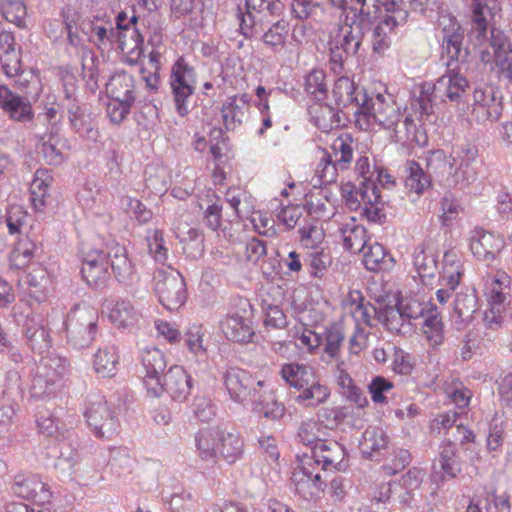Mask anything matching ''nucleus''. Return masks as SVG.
Returning <instances> with one entry per match:
<instances>
[{"mask_svg": "<svg viewBox=\"0 0 512 512\" xmlns=\"http://www.w3.org/2000/svg\"><path fill=\"white\" fill-rule=\"evenodd\" d=\"M192 389V377L181 366H172L165 374L163 392L166 391L172 400L184 402Z\"/></svg>", "mask_w": 512, "mask_h": 512, "instance_id": "26", "label": "nucleus"}, {"mask_svg": "<svg viewBox=\"0 0 512 512\" xmlns=\"http://www.w3.org/2000/svg\"><path fill=\"white\" fill-rule=\"evenodd\" d=\"M324 352L330 358H337L341 352L344 341V330L341 321L331 323L324 332Z\"/></svg>", "mask_w": 512, "mask_h": 512, "instance_id": "61", "label": "nucleus"}, {"mask_svg": "<svg viewBox=\"0 0 512 512\" xmlns=\"http://www.w3.org/2000/svg\"><path fill=\"white\" fill-rule=\"evenodd\" d=\"M281 376L288 384L300 390L307 386L308 381L315 376V372L310 366L288 363L283 365Z\"/></svg>", "mask_w": 512, "mask_h": 512, "instance_id": "54", "label": "nucleus"}, {"mask_svg": "<svg viewBox=\"0 0 512 512\" xmlns=\"http://www.w3.org/2000/svg\"><path fill=\"white\" fill-rule=\"evenodd\" d=\"M143 383L150 397L158 398L163 393L161 375L166 368L162 351L156 347L145 348L141 355Z\"/></svg>", "mask_w": 512, "mask_h": 512, "instance_id": "12", "label": "nucleus"}, {"mask_svg": "<svg viewBox=\"0 0 512 512\" xmlns=\"http://www.w3.org/2000/svg\"><path fill=\"white\" fill-rule=\"evenodd\" d=\"M105 255L106 261H108L118 279L126 280L133 274L134 265L129 259L125 247L119 244H112L108 247Z\"/></svg>", "mask_w": 512, "mask_h": 512, "instance_id": "42", "label": "nucleus"}, {"mask_svg": "<svg viewBox=\"0 0 512 512\" xmlns=\"http://www.w3.org/2000/svg\"><path fill=\"white\" fill-rule=\"evenodd\" d=\"M489 7L482 3L473 5L472 27L470 40L478 49L480 59L489 65L490 71H495L500 78L512 81V48L505 35L492 30L487 37Z\"/></svg>", "mask_w": 512, "mask_h": 512, "instance_id": "1", "label": "nucleus"}, {"mask_svg": "<svg viewBox=\"0 0 512 512\" xmlns=\"http://www.w3.org/2000/svg\"><path fill=\"white\" fill-rule=\"evenodd\" d=\"M291 12L297 19H312L324 25L332 23L331 13L314 0H291Z\"/></svg>", "mask_w": 512, "mask_h": 512, "instance_id": "39", "label": "nucleus"}, {"mask_svg": "<svg viewBox=\"0 0 512 512\" xmlns=\"http://www.w3.org/2000/svg\"><path fill=\"white\" fill-rule=\"evenodd\" d=\"M160 69H161V54L156 50H152L147 58L142 61L140 69L142 79L145 81L146 86L156 91L160 82Z\"/></svg>", "mask_w": 512, "mask_h": 512, "instance_id": "57", "label": "nucleus"}, {"mask_svg": "<svg viewBox=\"0 0 512 512\" xmlns=\"http://www.w3.org/2000/svg\"><path fill=\"white\" fill-rule=\"evenodd\" d=\"M307 212L316 219H330L335 214V206L331 193L326 187L313 188L305 196Z\"/></svg>", "mask_w": 512, "mask_h": 512, "instance_id": "28", "label": "nucleus"}, {"mask_svg": "<svg viewBox=\"0 0 512 512\" xmlns=\"http://www.w3.org/2000/svg\"><path fill=\"white\" fill-rule=\"evenodd\" d=\"M439 98L436 97V89L431 83H424L420 86L419 95L412 101L410 108L420 120L423 116H428L433 112V105Z\"/></svg>", "mask_w": 512, "mask_h": 512, "instance_id": "53", "label": "nucleus"}, {"mask_svg": "<svg viewBox=\"0 0 512 512\" xmlns=\"http://www.w3.org/2000/svg\"><path fill=\"white\" fill-rule=\"evenodd\" d=\"M457 413L454 411H448L444 414H440L438 417L433 419L430 423V429L433 433L441 434L443 432H449L450 429H455V433L452 434L454 440H459L461 444H469L474 440V434L471 430L462 424L456 423Z\"/></svg>", "mask_w": 512, "mask_h": 512, "instance_id": "35", "label": "nucleus"}, {"mask_svg": "<svg viewBox=\"0 0 512 512\" xmlns=\"http://www.w3.org/2000/svg\"><path fill=\"white\" fill-rule=\"evenodd\" d=\"M334 8L338 9V22L332 30H329V49L331 61L342 64L345 58L355 55L362 43L363 28L357 21V8L348 7L347 0H330ZM331 16H336L335 13Z\"/></svg>", "mask_w": 512, "mask_h": 512, "instance_id": "2", "label": "nucleus"}, {"mask_svg": "<svg viewBox=\"0 0 512 512\" xmlns=\"http://www.w3.org/2000/svg\"><path fill=\"white\" fill-rule=\"evenodd\" d=\"M98 318V311L93 306L84 302L76 304L65 321L68 341L78 348L92 343L97 332Z\"/></svg>", "mask_w": 512, "mask_h": 512, "instance_id": "6", "label": "nucleus"}, {"mask_svg": "<svg viewBox=\"0 0 512 512\" xmlns=\"http://www.w3.org/2000/svg\"><path fill=\"white\" fill-rule=\"evenodd\" d=\"M463 275V267L460 257L453 251H448L443 256V269L440 277L442 286L448 289L441 288L437 291L436 296L441 304L447 302L450 297L449 290L453 291L460 283Z\"/></svg>", "mask_w": 512, "mask_h": 512, "instance_id": "21", "label": "nucleus"}, {"mask_svg": "<svg viewBox=\"0 0 512 512\" xmlns=\"http://www.w3.org/2000/svg\"><path fill=\"white\" fill-rule=\"evenodd\" d=\"M355 117L356 124L365 131L373 129L375 125L392 129L398 124L401 113L392 95L377 93L372 96L366 94L359 109L355 111Z\"/></svg>", "mask_w": 512, "mask_h": 512, "instance_id": "3", "label": "nucleus"}, {"mask_svg": "<svg viewBox=\"0 0 512 512\" xmlns=\"http://www.w3.org/2000/svg\"><path fill=\"white\" fill-rule=\"evenodd\" d=\"M37 252L36 244L28 237L20 238L10 253L9 261L13 268L23 269L33 263Z\"/></svg>", "mask_w": 512, "mask_h": 512, "instance_id": "51", "label": "nucleus"}, {"mask_svg": "<svg viewBox=\"0 0 512 512\" xmlns=\"http://www.w3.org/2000/svg\"><path fill=\"white\" fill-rule=\"evenodd\" d=\"M252 411L259 417L279 420L285 415V406L279 402L271 390L263 388L252 398Z\"/></svg>", "mask_w": 512, "mask_h": 512, "instance_id": "33", "label": "nucleus"}, {"mask_svg": "<svg viewBox=\"0 0 512 512\" xmlns=\"http://www.w3.org/2000/svg\"><path fill=\"white\" fill-rule=\"evenodd\" d=\"M27 344L35 351L43 353L51 345L46 320L40 315H29L23 324Z\"/></svg>", "mask_w": 512, "mask_h": 512, "instance_id": "27", "label": "nucleus"}, {"mask_svg": "<svg viewBox=\"0 0 512 512\" xmlns=\"http://www.w3.org/2000/svg\"><path fill=\"white\" fill-rule=\"evenodd\" d=\"M332 94L338 105L355 106L356 110L359 109L366 96V93L355 87L354 82L348 77H340L335 81Z\"/></svg>", "mask_w": 512, "mask_h": 512, "instance_id": "36", "label": "nucleus"}, {"mask_svg": "<svg viewBox=\"0 0 512 512\" xmlns=\"http://www.w3.org/2000/svg\"><path fill=\"white\" fill-rule=\"evenodd\" d=\"M15 45L16 42L12 33L7 31L0 33V58L4 73L8 77H14L21 70V61Z\"/></svg>", "mask_w": 512, "mask_h": 512, "instance_id": "38", "label": "nucleus"}, {"mask_svg": "<svg viewBox=\"0 0 512 512\" xmlns=\"http://www.w3.org/2000/svg\"><path fill=\"white\" fill-rule=\"evenodd\" d=\"M405 187L409 194L420 196L431 185V180L423 168L414 160H408L405 164Z\"/></svg>", "mask_w": 512, "mask_h": 512, "instance_id": "45", "label": "nucleus"}, {"mask_svg": "<svg viewBox=\"0 0 512 512\" xmlns=\"http://www.w3.org/2000/svg\"><path fill=\"white\" fill-rule=\"evenodd\" d=\"M219 437L220 427L201 429L195 434L196 454L202 461L217 462Z\"/></svg>", "mask_w": 512, "mask_h": 512, "instance_id": "34", "label": "nucleus"}, {"mask_svg": "<svg viewBox=\"0 0 512 512\" xmlns=\"http://www.w3.org/2000/svg\"><path fill=\"white\" fill-rule=\"evenodd\" d=\"M81 30L88 36L89 41L98 48L106 47L117 41L122 52L130 54L129 42L127 39L122 38L123 33L115 29L112 21L108 18H95L91 21L83 22Z\"/></svg>", "mask_w": 512, "mask_h": 512, "instance_id": "14", "label": "nucleus"}, {"mask_svg": "<svg viewBox=\"0 0 512 512\" xmlns=\"http://www.w3.org/2000/svg\"><path fill=\"white\" fill-rule=\"evenodd\" d=\"M389 438L380 426H369L363 433L360 441V450L365 457H371L374 452L385 449Z\"/></svg>", "mask_w": 512, "mask_h": 512, "instance_id": "49", "label": "nucleus"}, {"mask_svg": "<svg viewBox=\"0 0 512 512\" xmlns=\"http://www.w3.org/2000/svg\"><path fill=\"white\" fill-rule=\"evenodd\" d=\"M433 85L440 102L458 103L465 95L469 82L464 75L453 68L448 69Z\"/></svg>", "mask_w": 512, "mask_h": 512, "instance_id": "19", "label": "nucleus"}, {"mask_svg": "<svg viewBox=\"0 0 512 512\" xmlns=\"http://www.w3.org/2000/svg\"><path fill=\"white\" fill-rule=\"evenodd\" d=\"M0 107L14 120L26 122L33 118L30 102L5 85H0Z\"/></svg>", "mask_w": 512, "mask_h": 512, "instance_id": "29", "label": "nucleus"}, {"mask_svg": "<svg viewBox=\"0 0 512 512\" xmlns=\"http://www.w3.org/2000/svg\"><path fill=\"white\" fill-rule=\"evenodd\" d=\"M36 150L49 165L61 164L69 150L68 141L61 138L55 128L38 135Z\"/></svg>", "mask_w": 512, "mask_h": 512, "instance_id": "20", "label": "nucleus"}, {"mask_svg": "<svg viewBox=\"0 0 512 512\" xmlns=\"http://www.w3.org/2000/svg\"><path fill=\"white\" fill-rule=\"evenodd\" d=\"M119 356L115 346L99 348L94 355L93 368L100 377H113L117 372Z\"/></svg>", "mask_w": 512, "mask_h": 512, "instance_id": "46", "label": "nucleus"}, {"mask_svg": "<svg viewBox=\"0 0 512 512\" xmlns=\"http://www.w3.org/2000/svg\"><path fill=\"white\" fill-rule=\"evenodd\" d=\"M438 21L443 33V50L450 59L447 66L450 67L452 61L461 57L463 31L458 21L449 15L440 16Z\"/></svg>", "mask_w": 512, "mask_h": 512, "instance_id": "22", "label": "nucleus"}, {"mask_svg": "<svg viewBox=\"0 0 512 512\" xmlns=\"http://www.w3.org/2000/svg\"><path fill=\"white\" fill-rule=\"evenodd\" d=\"M226 200L240 218L251 219L252 215L256 213L254 198L244 190L229 188L226 192Z\"/></svg>", "mask_w": 512, "mask_h": 512, "instance_id": "52", "label": "nucleus"}, {"mask_svg": "<svg viewBox=\"0 0 512 512\" xmlns=\"http://www.w3.org/2000/svg\"><path fill=\"white\" fill-rule=\"evenodd\" d=\"M218 459L229 464L235 463L244 453V441L240 433L220 428Z\"/></svg>", "mask_w": 512, "mask_h": 512, "instance_id": "37", "label": "nucleus"}, {"mask_svg": "<svg viewBox=\"0 0 512 512\" xmlns=\"http://www.w3.org/2000/svg\"><path fill=\"white\" fill-rule=\"evenodd\" d=\"M413 265L424 285H430L437 273V261L431 251L422 246H418L413 254Z\"/></svg>", "mask_w": 512, "mask_h": 512, "instance_id": "43", "label": "nucleus"}, {"mask_svg": "<svg viewBox=\"0 0 512 512\" xmlns=\"http://www.w3.org/2000/svg\"><path fill=\"white\" fill-rule=\"evenodd\" d=\"M339 171L340 168L336 167L330 153L321 151V157L316 166L313 178V180L316 178L314 184H319V187H322L323 185L335 182Z\"/></svg>", "mask_w": 512, "mask_h": 512, "instance_id": "60", "label": "nucleus"}, {"mask_svg": "<svg viewBox=\"0 0 512 512\" xmlns=\"http://www.w3.org/2000/svg\"><path fill=\"white\" fill-rule=\"evenodd\" d=\"M14 491L22 498L37 503H45L50 499V493L46 484L38 475L34 474L18 476L15 481Z\"/></svg>", "mask_w": 512, "mask_h": 512, "instance_id": "31", "label": "nucleus"}, {"mask_svg": "<svg viewBox=\"0 0 512 512\" xmlns=\"http://www.w3.org/2000/svg\"><path fill=\"white\" fill-rule=\"evenodd\" d=\"M106 92L111 99L121 102H134V79L125 72H119L111 76L107 85Z\"/></svg>", "mask_w": 512, "mask_h": 512, "instance_id": "41", "label": "nucleus"}, {"mask_svg": "<svg viewBox=\"0 0 512 512\" xmlns=\"http://www.w3.org/2000/svg\"><path fill=\"white\" fill-rule=\"evenodd\" d=\"M342 196L350 210H360L368 221L377 222L384 217L379 188L372 182H361L359 186L346 183L342 186Z\"/></svg>", "mask_w": 512, "mask_h": 512, "instance_id": "5", "label": "nucleus"}, {"mask_svg": "<svg viewBox=\"0 0 512 512\" xmlns=\"http://www.w3.org/2000/svg\"><path fill=\"white\" fill-rule=\"evenodd\" d=\"M469 246L477 259L491 261L500 252L503 247V241L500 237L477 228L472 232Z\"/></svg>", "mask_w": 512, "mask_h": 512, "instance_id": "25", "label": "nucleus"}, {"mask_svg": "<svg viewBox=\"0 0 512 512\" xmlns=\"http://www.w3.org/2000/svg\"><path fill=\"white\" fill-rule=\"evenodd\" d=\"M502 112V97L494 86H477L474 89L472 115L478 123L495 122L501 117Z\"/></svg>", "mask_w": 512, "mask_h": 512, "instance_id": "11", "label": "nucleus"}, {"mask_svg": "<svg viewBox=\"0 0 512 512\" xmlns=\"http://www.w3.org/2000/svg\"><path fill=\"white\" fill-rule=\"evenodd\" d=\"M332 160L340 171L349 169L353 160V139L348 133L338 136L331 145Z\"/></svg>", "mask_w": 512, "mask_h": 512, "instance_id": "47", "label": "nucleus"}, {"mask_svg": "<svg viewBox=\"0 0 512 512\" xmlns=\"http://www.w3.org/2000/svg\"><path fill=\"white\" fill-rule=\"evenodd\" d=\"M299 438L304 445L311 446L312 451L315 450L316 445L324 442L327 435L326 427L315 420H308L299 428Z\"/></svg>", "mask_w": 512, "mask_h": 512, "instance_id": "62", "label": "nucleus"}, {"mask_svg": "<svg viewBox=\"0 0 512 512\" xmlns=\"http://www.w3.org/2000/svg\"><path fill=\"white\" fill-rule=\"evenodd\" d=\"M321 471L322 469L315 465L312 458L304 457L291 477L295 492L305 500L318 497L325 485Z\"/></svg>", "mask_w": 512, "mask_h": 512, "instance_id": "10", "label": "nucleus"}, {"mask_svg": "<svg viewBox=\"0 0 512 512\" xmlns=\"http://www.w3.org/2000/svg\"><path fill=\"white\" fill-rule=\"evenodd\" d=\"M301 393L297 396V401L305 406H318L324 403L329 395V389L322 385L316 375L308 381L306 387L300 389Z\"/></svg>", "mask_w": 512, "mask_h": 512, "instance_id": "55", "label": "nucleus"}, {"mask_svg": "<svg viewBox=\"0 0 512 512\" xmlns=\"http://www.w3.org/2000/svg\"><path fill=\"white\" fill-rule=\"evenodd\" d=\"M361 252H363L365 267L370 271L389 269L393 264V258L388 255L384 247L377 242L367 244Z\"/></svg>", "mask_w": 512, "mask_h": 512, "instance_id": "50", "label": "nucleus"}, {"mask_svg": "<svg viewBox=\"0 0 512 512\" xmlns=\"http://www.w3.org/2000/svg\"><path fill=\"white\" fill-rule=\"evenodd\" d=\"M379 11H384L382 18L384 23L390 28L404 24L408 17V11L405 8L403 0H378Z\"/></svg>", "mask_w": 512, "mask_h": 512, "instance_id": "56", "label": "nucleus"}, {"mask_svg": "<svg viewBox=\"0 0 512 512\" xmlns=\"http://www.w3.org/2000/svg\"><path fill=\"white\" fill-rule=\"evenodd\" d=\"M339 231L345 249L353 253L361 252L368 244L365 228L357 224L354 217L342 223Z\"/></svg>", "mask_w": 512, "mask_h": 512, "instance_id": "40", "label": "nucleus"}, {"mask_svg": "<svg viewBox=\"0 0 512 512\" xmlns=\"http://www.w3.org/2000/svg\"><path fill=\"white\" fill-rule=\"evenodd\" d=\"M106 309L110 323L118 330L135 332L143 323V312L136 308L130 300L119 299L110 302Z\"/></svg>", "mask_w": 512, "mask_h": 512, "instance_id": "15", "label": "nucleus"}, {"mask_svg": "<svg viewBox=\"0 0 512 512\" xmlns=\"http://www.w3.org/2000/svg\"><path fill=\"white\" fill-rule=\"evenodd\" d=\"M477 296L474 292L459 293L454 302L453 316L460 323H468L477 311Z\"/></svg>", "mask_w": 512, "mask_h": 512, "instance_id": "59", "label": "nucleus"}, {"mask_svg": "<svg viewBox=\"0 0 512 512\" xmlns=\"http://www.w3.org/2000/svg\"><path fill=\"white\" fill-rule=\"evenodd\" d=\"M478 157V149L471 144L453 148L450 159L453 163L452 178H448L449 186H459L460 189L469 187L477 178V172L472 167Z\"/></svg>", "mask_w": 512, "mask_h": 512, "instance_id": "9", "label": "nucleus"}, {"mask_svg": "<svg viewBox=\"0 0 512 512\" xmlns=\"http://www.w3.org/2000/svg\"><path fill=\"white\" fill-rule=\"evenodd\" d=\"M27 295L38 303L47 300L50 294L51 280L47 270L36 265L19 281Z\"/></svg>", "mask_w": 512, "mask_h": 512, "instance_id": "24", "label": "nucleus"}, {"mask_svg": "<svg viewBox=\"0 0 512 512\" xmlns=\"http://www.w3.org/2000/svg\"><path fill=\"white\" fill-rule=\"evenodd\" d=\"M81 273L87 285L98 287L108 279V261L103 251L97 249H82Z\"/></svg>", "mask_w": 512, "mask_h": 512, "instance_id": "17", "label": "nucleus"}, {"mask_svg": "<svg viewBox=\"0 0 512 512\" xmlns=\"http://www.w3.org/2000/svg\"><path fill=\"white\" fill-rule=\"evenodd\" d=\"M196 72L183 57L177 59L171 69V88L174 93L176 111L180 116L189 112V99L194 93Z\"/></svg>", "mask_w": 512, "mask_h": 512, "instance_id": "8", "label": "nucleus"}, {"mask_svg": "<svg viewBox=\"0 0 512 512\" xmlns=\"http://www.w3.org/2000/svg\"><path fill=\"white\" fill-rule=\"evenodd\" d=\"M155 292L160 303L170 311L179 309L186 301V285L182 275L167 267L155 272Z\"/></svg>", "mask_w": 512, "mask_h": 512, "instance_id": "7", "label": "nucleus"}, {"mask_svg": "<svg viewBox=\"0 0 512 512\" xmlns=\"http://www.w3.org/2000/svg\"><path fill=\"white\" fill-rule=\"evenodd\" d=\"M461 470V462L454 442L451 439L444 440L432 464V477L435 481H443L446 477H456Z\"/></svg>", "mask_w": 512, "mask_h": 512, "instance_id": "18", "label": "nucleus"}, {"mask_svg": "<svg viewBox=\"0 0 512 512\" xmlns=\"http://www.w3.org/2000/svg\"><path fill=\"white\" fill-rule=\"evenodd\" d=\"M511 277L504 271H497L486 280L485 296L488 309L483 321L487 328H501L507 318L508 308L512 306Z\"/></svg>", "mask_w": 512, "mask_h": 512, "instance_id": "4", "label": "nucleus"}, {"mask_svg": "<svg viewBox=\"0 0 512 512\" xmlns=\"http://www.w3.org/2000/svg\"><path fill=\"white\" fill-rule=\"evenodd\" d=\"M346 452L344 447L335 440H326L316 445L312 452L313 461L321 469H337L341 470L346 467L344 463Z\"/></svg>", "mask_w": 512, "mask_h": 512, "instance_id": "23", "label": "nucleus"}, {"mask_svg": "<svg viewBox=\"0 0 512 512\" xmlns=\"http://www.w3.org/2000/svg\"><path fill=\"white\" fill-rule=\"evenodd\" d=\"M205 329L202 325L193 324L185 333V343L190 353L197 359L203 360L207 356V347L204 345Z\"/></svg>", "mask_w": 512, "mask_h": 512, "instance_id": "64", "label": "nucleus"}, {"mask_svg": "<svg viewBox=\"0 0 512 512\" xmlns=\"http://www.w3.org/2000/svg\"><path fill=\"white\" fill-rule=\"evenodd\" d=\"M250 107L248 94H239L228 97L222 106L223 123L227 130H233L237 124L242 123Z\"/></svg>", "mask_w": 512, "mask_h": 512, "instance_id": "32", "label": "nucleus"}, {"mask_svg": "<svg viewBox=\"0 0 512 512\" xmlns=\"http://www.w3.org/2000/svg\"><path fill=\"white\" fill-rule=\"evenodd\" d=\"M189 218L190 215L183 212L174 222L173 231L180 242L194 243L197 252L199 255H201L204 250L202 233L196 227L191 226V224L188 222Z\"/></svg>", "mask_w": 512, "mask_h": 512, "instance_id": "48", "label": "nucleus"}, {"mask_svg": "<svg viewBox=\"0 0 512 512\" xmlns=\"http://www.w3.org/2000/svg\"><path fill=\"white\" fill-rule=\"evenodd\" d=\"M67 101L69 102L66 107L69 121L75 132L82 137L95 139L97 131L93 129L91 122L84 116L81 108L77 104L72 103L69 96H67Z\"/></svg>", "mask_w": 512, "mask_h": 512, "instance_id": "58", "label": "nucleus"}, {"mask_svg": "<svg viewBox=\"0 0 512 512\" xmlns=\"http://www.w3.org/2000/svg\"><path fill=\"white\" fill-rule=\"evenodd\" d=\"M139 18H140V16L137 15V13H136V7L133 8V14L130 17L128 22H127L128 16H127L126 12H120L116 18V27H114L115 29H117L118 31H121L123 33L122 34L123 39H126L127 35L129 34L130 40H131V42L129 43V45H130L129 53L135 59H138L141 55L140 46H141L143 39H142L141 35L138 33V31L135 28L130 29L129 25L130 24L135 25L138 22Z\"/></svg>", "mask_w": 512, "mask_h": 512, "instance_id": "44", "label": "nucleus"}, {"mask_svg": "<svg viewBox=\"0 0 512 512\" xmlns=\"http://www.w3.org/2000/svg\"><path fill=\"white\" fill-rule=\"evenodd\" d=\"M440 221L443 226H451L458 219L464 208L460 200L451 192L444 194L440 201Z\"/></svg>", "mask_w": 512, "mask_h": 512, "instance_id": "63", "label": "nucleus"}, {"mask_svg": "<svg viewBox=\"0 0 512 512\" xmlns=\"http://www.w3.org/2000/svg\"><path fill=\"white\" fill-rule=\"evenodd\" d=\"M224 384L230 398L237 403H244L254 398L264 387V382L256 380L249 372L240 368H230L224 377Z\"/></svg>", "mask_w": 512, "mask_h": 512, "instance_id": "13", "label": "nucleus"}, {"mask_svg": "<svg viewBox=\"0 0 512 512\" xmlns=\"http://www.w3.org/2000/svg\"><path fill=\"white\" fill-rule=\"evenodd\" d=\"M220 328L225 337L234 342H250L254 336L251 321L237 313L226 315L220 321Z\"/></svg>", "mask_w": 512, "mask_h": 512, "instance_id": "30", "label": "nucleus"}, {"mask_svg": "<svg viewBox=\"0 0 512 512\" xmlns=\"http://www.w3.org/2000/svg\"><path fill=\"white\" fill-rule=\"evenodd\" d=\"M85 417L88 425L97 437L108 438L118 428L117 418L110 410L106 400L102 397H97L96 400L89 402Z\"/></svg>", "mask_w": 512, "mask_h": 512, "instance_id": "16", "label": "nucleus"}]
</instances>
